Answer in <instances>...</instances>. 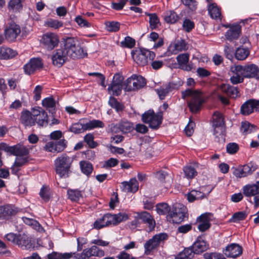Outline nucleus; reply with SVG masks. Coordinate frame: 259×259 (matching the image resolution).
<instances>
[{
  "mask_svg": "<svg viewBox=\"0 0 259 259\" xmlns=\"http://www.w3.org/2000/svg\"><path fill=\"white\" fill-rule=\"evenodd\" d=\"M42 104L47 108H52L55 106V102L53 98L48 97L42 100Z\"/></svg>",
  "mask_w": 259,
  "mask_h": 259,
  "instance_id": "obj_62",
  "label": "nucleus"
},
{
  "mask_svg": "<svg viewBox=\"0 0 259 259\" xmlns=\"http://www.w3.org/2000/svg\"><path fill=\"white\" fill-rule=\"evenodd\" d=\"M110 129L112 133H118L121 132L123 134H127L133 132L135 127L132 123L128 121H120L116 124H111Z\"/></svg>",
  "mask_w": 259,
  "mask_h": 259,
  "instance_id": "obj_11",
  "label": "nucleus"
},
{
  "mask_svg": "<svg viewBox=\"0 0 259 259\" xmlns=\"http://www.w3.org/2000/svg\"><path fill=\"white\" fill-rule=\"evenodd\" d=\"M106 28L109 31L116 32L119 30L120 23L118 22H107L105 23Z\"/></svg>",
  "mask_w": 259,
  "mask_h": 259,
  "instance_id": "obj_56",
  "label": "nucleus"
},
{
  "mask_svg": "<svg viewBox=\"0 0 259 259\" xmlns=\"http://www.w3.org/2000/svg\"><path fill=\"white\" fill-rule=\"evenodd\" d=\"M199 166V164L195 161H193L184 166L183 170L185 177L188 180L194 179L198 175L197 168Z\"/></svg>",
  "mask_w": 259,
  "mask_h": 259,
  "instance_id": "obj_16",
  "label": "nucleus"
},
{
  "mask_svg": "<svg viewBox=\"0 0 259 259\" xmlns=\"http://www.w3.org/2000/svg\"><path fill=\"white\" fill-rule=\"evenodd\" d=\"M133 78L134 90L140 89L146 84L145 79L141 76L133 75Z\"/></svg>",
  "mask_w": 259,
  "mask_h": 259,
  "instance_id": "obj_47",
  "label": "nucleus"
},
{
  "mask_svg": "<svg viewBox=\"0 0 259 259\" xmlns=\"http://www.w3.org/2000/svg\"><path fill=\"white\" fill-rule=\"evenodd\" d=\"M150 27L152 29H156L159 23V20L157 15L155 13L149 14Z\"/></svg>",
  "mask_w": 259,
  "mask_h": 259,
  "instance_id": "obj_53",
  "label": "nucleus"
},
{
  "mask_svg": "<svg viewBox=\"0 0 259 259\" xmlns=\"http://www.w3.org/2000/svg\"><path fill=\"white\" fill-rule=\"evenodd\" d=\"M45 25L54 29H58L63 27V23L62 21L52 18L48 19L45 21Z\"/></svg>",
  "mask_w": 259,
  "mask_h": 259,
  "instance_id": "obj_43",
  "label": "nucleus"
},
{
  "mask_svg": "<svg viewBox=\"0 0 259 259\" xmlns=\"http://www.w3.org/2000/svg\"><path fill=\"white\" fill-rule=\"evenodd\" d=\"M182 3L187 7L191 11L196 10L197 8V2L195 0H181Z\"/></svg>",
  "mask_w": 259,
  "mask_h": 259,
  "instance_id": "obj_63",
  "label": "nucleus"
},
{
  "mask_svg": "<svg viewBox=\"0 0 259 259\" xmlns=\"http://www.w3.org/2000/svg\"><path fill=\"white\" fill-rule=\"evenodd\" d=\"M50 136L51 139L57 141L55 143V146H66L67 142L64 138H62L63 134L61 131H54L51 133Z\"/></svg>",
  "mask_w": 259,
  "mask_h": 259,
  "instance_id": "obj_36",
  "label": "nucleus"
},
{
  "mask_svg": "<svg viewBox=\"0 0 259 259\" xmlns=\"http://www.w3.org/2000/svg\"><path fill=\"white\" fill-rule=\"evenodd\" d=\"M77 24L81 27H90L91 24L81 16H77L75 19Z\"/></svg>",
  "mask_w": 259,
  "mask_h": 259,
  "instance_id": "obj_61",
  "label": "nucleus"
},
{
  "mask_svg": "<svg viewBox=\"0 0 259 259\" xmlns=\"http://www.w3.org/2000/svg\"><path fill=\"white\" fill-rule=\"evenodd\" d=\"M212 126L214 128L215 140L219 144H224L225 142V127L224 118L221 113L215 112L212 115Z\"/></svg>",
  "mask_w": 259,
  "mask_h": 259,
  "instance_id": "obj_2",
  "label": "nucleus"
},
{
  "mask_svg": "<svg viewBox=\"0 0 259 259\" xmlns=\"http://www.w3.org/2000/svg\"><path fill=\"white\" fill-rule=\"evenodd\" d=\"M225 55L226 58L229 60H232L233 58L234 49L233 48L226 44L224 48Z\"/></svg>",
  "mask_w": 259,
  "mask_h": 259,
  "instance_id": "obj_64",
  "label": "nucleus"
},
{
  "mask_svg": "<svg viewBox=\"0 0 259 259\" xmlns=\"http://www.w3.org/2000/svg\"><path fill=\"white\" fill-rule=\"evenodd\" d=\"M243 194L247 197L258 196L259 195V181L254 184H247L242 188Z\"/></svg>",
  "mask_w": 259,
  "mask_h": 259,
  "instance_id": "obj_21",
  "label": "nucleus"
},
{
  "mask_svg": "<svg viewBox=\"0 0 259 259\" xmlns=\"http://www.w3.org/2000/svg\"><path fill=\"white\" fill-rule=\"evenodd\" d=\"M137 218L141 220L144 223L148 225L150 231L154 229L155 226V222L150 213L147 211L137 212Z\"/></svg>",
  "mask_w": 259,
  "mask_h": 259,
  "instance_id": "obj_24",
  "label": "nucleus"
},
{
  "mask_svg": "<svg viewBox=\"0 0 259 259\" xmlns=\"http://www.w3.org/2000/svg\"><path fill=\"white\" fill-rule=\"evenodd\" d=\"M182 98L183 99L189 98L188 106L190 111L196 113L200 110L204 102L201 93L198 90L188 89L182 92Z\"/></svg>",
  "mask_w": 259,
  "mask_h": 259,
  "instance_id": "obj_1",
  "label": "nucleus"
},
{
  "mask_svg": "<svg viewBox=\"0 0 259 259\" xmlns=\"http://www.w3.org/2000/svg\"><path fill=\"white\" fill-rule=\"evenodd\" d=\"M198 219L200 222L198 226V229L200 231L204 232L210 228V224L205 214H201Z\"/></svg>",
  "mask_w": 259,
  "mask_h": 259,
  "instance_id": "obj_42",
  "label": "nucleus"
},
{
  "mask_svg": "<svg viewBox=\"0 0 259 259\" xmlns=\"http://www.w3.org/2000/svg\"><path fill=\"white\" fill-rule=\"evenodd\" d=\"M240 32V27L239 25H236L228 30L227 31L225 36L228 39L232 40L237 39L239 37Z\"/></svg>",
  "mask_w": 259,
  "mask_h": 259,
  "instance_id": "obj_37",
  "label": "nucleus"
},
{
  "mask_svg": "<svg viewBox=\"0 0 259 259\" xmlns=\"http://www.w3.org/2000/svg\"><path fill=\"white\" fill-rule=\"evenodd\" d=\"M245 78L259 79L258 67L254 64L243 66Z\"/></svg>",
  "mask_w": 259,
  "mask_h": 259,
  "instance_id": "obj_26",
  "label": "nucleus"
},
{
  "mask_svg": "<svg viewBox=\"0 0 259 259\" xmlns=\"http://www.w3.org/2000/svg\"><path fill=\"white\" fill-rule=\"evenodd\" d=\"M109 150L114 154H123L124 156H131V153L130 152H127L122 148L118 147H108Z\"/></svg>",
  "mask_w": 259,
  "mask_h": 259,
  "instance_id": "obj_52",
  "label": "nucleus"
},
{
  "mask_svg": "<svg viewBox=\"0 0 259 259\" xmlns=\"http://www.w3.org/2000/svg\"><path fill=\"white\" fill-rule=\"evenodd\" d=\"M9 8L13 11H19L22 8L20 0H11L9 3Z\"/></svg>",
  "mask_w": 259,
  "mask_h": 259,
  "instance_id": "obj_59",
  "label": "nucleus"
},
{
  "mask_svg": "<svg viewBox=\"0 0 259 259\" xmlns=\"http://www.w3.org/2000/svg\"><path fill=\"white\" fill-rule=\"evenodd\" d=\"M121 184L122 191L125 192L135 193L139 188L138 182L135 178L131 179L129 182H123Z\"/></svg>",
  "mask_w": 259,
  "mask_h": 259,
  "instance_id": "obj_28",
  "label": "nucleus"
},
{
  "mask_svg": "<svg viewBox=\"0 0 259 259\" xmlns=\"http://www.w3.org/2000/svg\"><path fill=\"white\" fill-rule=\"evenodd\" d=\"M205 194L199 190H193L187 194V199L190 202L195 200L202 199L205 197Z\"/></svg>",
  "mask_w": 259,
  "mask_h": 259,
  "instance_id": "obj_39",
  "label": "nucleus"
},
{
  "mask_svg": "<svg viewBox=\"0 0 259 259\" xmlns=\"http://www.w3.org/2000/svg\"><path fill=\"white\" fill-rule=\"evenodd\" d=\"M68 198L72 201L77 202L82 198L81 191L78 189H69L67 191Z\"/></svg>",
  "mask_w": 259,
  "mask_h": 259,
  "instance_id": "obj_40",
  "label": "nucleus"
},
{
  "mask_svg": "<svg viewBox=\"0 0 259 259\" xmlns=\"http://www.w3.org/2000/svg\"><path fill=\"white\" fill-rule=\"evenodd\" d=\"M105 252L103 250L100 249L96 245H93L90 248L85 249L83 250L81 255V259H89L92 256L102 257L104 256Z\"/></svg>",
  "mask_w": 259,
  "mask_h": 259,
  "instance_id": "obj_15",
  "label": "nucleus"
},
{
  "mask_svg": "<svg viewBox=\"0 0 259 259\" xmlns=\"http://www.w3.org/2000/svg\"><path fill=\"white\" fill-rule=\"evenodd\" d=\"M67 57H69L73 59L82 58L87 55L83 49L78 44L76 45L66 54Z\"/></svg>",
  "mask_w": 259,
  "mask_h": 259,
  "instance_id": "obj_30",
  "label": "nucleus"
},
{
  "mask_svg": "<svg viewBox=\"0 0 259 259\" xmlns=\"http://www.w3.org/2000/svg\"><path fill=\"white\" fill-rule=\"evenodd\" d=\"M248 213L246 211H239L235 213L232 218L231 219V221L233 222H237L240 221H242L245 219Z\"/></svg>",
  "mask_w": 259,
  "mask_h": 259,
  "instance_id": "obj_55",
  "label": "nucleus"
},
{
  "mask_svg": "<svg viewBox=\"0 0 259 259\" xmlns=\"http://www.w3.org/2000/svg\"><path fill=\"white\" fill-rule=\"evenodd\" d=\"M203 257L204 259H226L223 254L218 252H206Z\"/></svg>",
  "mask_w": 259,
  "mask_h": 259,
  "instance_id": "obj_58",
  "label": "nucleus"
},
{
  "mask_svg": "<svg viewBox=\"0 0 259 259\" xmlns=\"http://www.w3.org/2000/svg\"><path fill=\"white\" fill-rule=\"evenodd\" d=\"M33 116L35 119V123H36L39 125L42 126L48 123V114L41 108L33 109Z\"/></svg>",
  "mask_w": 259,
  "mask_h": 259,
  "instance_id": "obj_22",
  "label": "nucleus"
},
{
  "mask_svg": "<svg viewBox=\"0 0 259 259\" xmlns=\"http://www.w3.org/2000/svg\"><path fill=\"white\" fill-rule=\"evenodd\" d=\"M168 236L166 233H159L154 235L144 244L145 253L150 254L151 252L157 248L161 243L167 240Z\"/></svg>",
  "mask_w": 259,
  "mask_h": 259,
  "instance_id": "obj_7",
  "label": "nucleus"
},
{
  "mask_svg": "<svg viewBox=\"0 0 259 259\" xmlns=\"http://www.w3.org/2000/svg\"><path fill=\"white\" fill-rule=\"evenodd\" d=\"M241 166L246 176L251 175L256 168V166L251 162Z\"/></svg>",
  "mask_w": 259,
  "mask_h": 259,
  "instance_id": "obj_60",
  "label": "nucleus"
},
{
  "mask_svg": "<svg viewBox=\"0 0 259 259\" xmlns=\"http://www.w3.org/2000/svg\"><path fill=\"white\" fill-rule=\"evenodd\" d=\"M128 219V215L125 213H118L115 214L107 213L102 217V221H105L108 226L113 224L116 225Z\"/></svg>",
  "mask_w": 259,
  "mask_h": 259,
  "instance_id": "obj_12",
  "label": "nucleus"
},
{
  "mask_svg": "<svg viewBox=\"0 0 259 259\" xmlns=\"http://www.w3.org/2000/svg\"><path fill=\"white\" fill-rule=\"evenodd\" d=\"M132 57L137 64L144 66L154 59L155 54L149 50L140 49L132 52Z\"/></svg>",
  "mask_w": 259,
  "mask_h": 259,
  "instance_id": "obj_5",
  "label": "nucleus"
},
{
  "mask_svg": "<svg viewBox=\"0 0 259 259\" xmlns=\"http://www.w3.org/2000/svg\"><path fill=\"white\" fill-rule=\"evenodd\" d=\"M72 161V159L66 154L62 155L55 160L56 171L61 178L68 177Z\"/></svg>",
  "mask_w": 259,
  "mask_h": 259,
  "instance_id": "obj_4",
  "label": "nucleus"
},
{
  "mask_svg": "<svg viewBox=\"0 0 259 259\" xmlns=\"http://www.w3.org/2000/svg\"><path fill=\"white\" fill-rule=\"evenodd\" d=\"M208 11L212 18L215 19L220 18L221 16L220 10L215 4L212 3L208 5Z\"/></svg>",
  "mask_w": 259,
  "mask_h": 259,
  "instance_id": "obj_44",
  "label": "nucleus"
},
{
  "mask_svg": "<svg viewBox=\"0 0 259 259\" xmlns=\"http://www.w3.org/2000/svg\"><path fill=\"white\" fill-rule=\"evenodd\" d=\"M20 122L25 127H30L35 125V119L32 112L26 110L21 112L20 116Z\"/></svg>",
  "mask_w": 259,
  "mask_h": 259,
  "instance_id": "obj_25",
  "label": "nucleus"
},
{
  "mask_svg": "<svg viewBox=\"0 0 259 259\" xmlns=\"http://www.w3.org/2000/svg\"><path fill=\"white\" fill-rule=\"evenodd\" d=\"M221 91L232 98H236L239 94L237 88L228 84H223L220 87Z\"/></svg>",
  "mask_w": 259,
  "mask_h": 259,
  "instance_id": "obj_31",
  "label": "nucleus"
},
{
  "mask_svg": "<svg viewBox=\"0 0 259 259\" xmlns=\"http://www.w3.org/2000/svg\"><path fill=\"white\" fill-rule=\"evenodd\" d=\"M162 119V111H159L156 114L153 110H149L142 116L143 122L148 124L149 127L154 130H157L159 127Z\"/></svg>",
  "mask_w": 259,
  "mask_h": 259,
  "instance_id": "obj_3",
  "label": "nucleus"
},
{
  "mask_svg": "<svg viewBox=\"0 0 259 259\" xmlns=\"http://www.w3.org/2000/svg\"><path fill=\"white\" fill-rule=\"evenodd\" d=\"M231 77V82L234 84H238L242 82L245 77L244 69L243 66L233 65L230 68Z\"/></svg>",
  "mask_w": 259,
  "mask_h": 259,
  "instance_id": "obj_10",
  "label": "nucleus"
},
{
  "mask_svg": "<svg viewBox=\"0 0 259 259\" xmlns=\"http://www.w3.org/2000/svg\"><path fill=\"white\" fill-rule=\"evenodd\" d=\"M250 54V51L248 48L243 47L238 48L235 54V57L238 60H245Z\"/></svg>",
  "mask_w": 259,
  "mask_h": 259,
  "instance_id": "obj_38",
  "label": "nucleus"
},
{
  "mask_svg": "<svg viewBox=\"0 0 259 259\" xmlns=\"http://www.w3.org/2000/svg\"><path fill=\"white\" fill-rule=\"evenodd\" d=\"M156 211L159 215H165L170 212V207L166 203H160L156 205Z\"/></svg>",
  "mask_w": 259,
  "mask_h": 259,
  "instance_id": "obj_48",
  "label": "nucleus"
},
{
  "mask_svg": "<svg viewBox=\"0 0 259 259\" xmlns=\"http://www.w3.org/2000/svg\"><path fill=\"white\" fill-rule=\"evenodd\" d=\"M120 44L121 46L123 47L131 49L135 46L136 41L134 38L130 36H126Z\"/></svg>",
  "mask_w": 259,
  "mask_h": 259,
  "instance_id": "obj_57",
  "label": "nucleus"
},
{
  "mask_svg": "<svg viewBox=\"0 0 259 259\" xmlns=\"http://www.w3.org/2000/svg\"><path fill=\"white\" fill-rule=\"evenodd\" d=\"M180 85V84L174 82H170L156 89L155 91L160 99L163 100L169 92H171L173 90L178 89Z\"/></svg>",
  "mask_w": 259,
  "mask_h": 259,
  "instance_id": "obj_18",
  "label": "nucleus"
},
{
  "mask_svg": "<svg viewBox=\"0 0 259 259\" xmlns=\"http://www.w3.org/2000/svg\"><path fill=\"white\" fill-rule=\"evenodd\" d=\"M17 54L16 51L13 49L7 47H0V59L1 60H7L11 59Z\"/></svg>",
  "mask_w": 259,
  "mask_h": 259,
  "instance_id": "obj_32",
  "label": "nucleus"
},
{
  "mask_svg": "<svg viewBox=\"0 0 259 259\" xmlns=\"http://www.w3.org/2000/svg\"><path fill=\"white\" fill-rule=\"evenodd\" d=\"M123 85L115 84L111 83L108 87V92L110 94L118 96L121 94Z\"/></svg>",
  "mask_w": 259,
  "mask_h": 259,
  "instance_id": "obj_49",
  "label": "nucleus"
},
{
  "mask_svg": "<svg viewBox=\"0 0 259 259\" xmlns=\"http://www.w3.org/2000/svg\"><path fill=\"white\" fill-rule=\"evenodd\" d=\"M194 254H199L205 251L208 248V245L206 241L197 239L191 247Z\"/></svg>",
  "mask_w": 259,
  "mask_h": 259,
  "instance_id": "obj_35",
  "label": "nucleus"
},
{
  "mask_svg": "<svg viewBox=\"0 0 259 259\" xmlns=\"http://www.w3.org/2000/svg\"><path fill=\"white\" fill-rule=\"evenodd\" d=\"M63 46L61 47L63 49L64 52L67 54V52L74 46L77 44V42L76 39L72 37H67L63 38L62 40Z\"/></svg>",
  "mask_w": 259,
  "mask_h": 259,
  "instance_id": "obj_33",
  "label": "nucleus"
},
{
  "mask_svg": "<svg viewBox=\"0 0 259 259\" xmlns=\"http://www.w3.org/2000/svg\"><path fill=\"white\" fill-rule=\"evenodd\" d=\"M188 49L187 43L184 40H178L174 44H171L169 47V50L173 54H177L180 52L185 51Z\"/></svg>",
  "mask_w": 259,
  "mask_h": 259,
  "instance_id": "obj_27",
  "label": "nucleus"
},
{
  "mask_svg": "<svg viewBox=\"0 0 259 259\" xmlns=\"http://www.w3.org/2000/svg\"><path fill=\"white\" fill-rule=\"evenodd\" d=\"M85 120L87 118L80 119L78 122L73 123L70 127V131L75 134H79L87 131Z\"/></svg>",
  "mask_w": 259,
  "mask_h": 259,
  "instance_id": "obj_34",
  "label": "nucleus"
},
{
  "mask_svg": "<svg viewBox=\"0 0 259 259\" xmlns=\"http://www.w3.org/2000/svg\"><path fill=\"white\" fill-rule=\"evenodd\" d=\"M79 164L81 170L84 174L89 176L92 172L93 168L91 163L85 161H81Z\"/></svg>",
  "mask_w": 259,
  "mask_h": 259,
  "instance_id": "obj_46",
  "label": "nucleus"
},
{
  "mask_svg": "<svg viewBox=\"0 0 259 259\" xmlns=\"http://www.w3.org/2000/svg\"><path fill=\"white\" fill-rule=\"evenodd\" d=\"M187 215L186 207L182 204H178L172 208L167 216V219L173 223L179 224L184 221Z\"/></svg>",
  "mask_w": 259,
  "mask_h": 259,
  "instance_id": "obj_6",
  "label": "nucleus"
},
{
  "mask_svg": "<svg viewBox=\"0 0 259 259\" xmlns=\"http://www.w3.org/2000/svg\"><path fill=\"white\" fill-rule=\"evenodd\" d=\"M42 65L43 64L40 59L33 58L30 59L29 62L24 66L23 68L26 74L30 75L41 69Z\"/></svg>",
  "mask_w": 259,
  "mask_h": 259,
  "instance_id": "obj_13",
  "label": "nucleus"
},
{
  "mask_svg": "<svg viewBox=\"0 0 259 259\" xmlns=\"http://www.w3.org/2000/svg\"><path fill=\"white\" fill-rule=\"evenodd\" d=\"M86 129L87 130H91L95 128L103 127L104 126V123L99 120H93L88 121L85 120Z\"/></svg>",
  "mask_w": 259,
  "mask_h": 259,
  "instance_id": "obj_45",
  "label": "nucleus"
},
{
  "mask_svg": "<svg viewBox=\"0 0 259 259\" xmlns=\"http://www.w3.org/2000/svg\"><path fill=\"white\" fill-rule=\"evenodd\" d=\"M254 110H259V101L250 100L244 103L241 107L240 111L242 114L248 115Z\"/></svg>",
  "mask_w": 259,
  "mask_h": 259,
  "instance_id": "obj_14",
  "label": "nucleus"
},
{
  "mask_svg": "<svg viewBox=\"0 0 259 259\" xmlns=\"http://www.w3.org/2000/svg\"><path fill=\"white\" fill-rule=\"evenodd\" d=\"M108 103L112 108H114L117 112L121 111L124 107L122 104L118 102L115 98L112 97L109 98Z\"/></svg>",
  "mask_w": 259,
  "mask_h": 259,
  "instance_id": "obj_51",
  "label": "nucleus"
},
{
  "mask_svg": "<svg viewBox=\"0 0 259 259\" xmlns=\"http://www.w3.org/2000/svg\"><path fill=\"white\" fill-rule=\"evenodd\" d=\"M223 252L227 257L236 258L242 253V249L238 244L231 243L223 250Z\"/></svg>",
  "mask_w": 259,
  "mask_h": 259,
  "instance_id": "obj_19",
  "label": "nucleus"
},
{
  "mask_svg": "<svg viewBox=\"0 0 259 259\" xmlns=\"http://www.w3.org/2000/svg\"><path fill=\"white\" fill-rule=\"evenodd\" d=\"M189 57V53H183L177 56L176 59L180 68L187 71L191 70L192 67L188 63Z\"/></svg>",
  "mask_w": 259,
  "mask_h": 259,
  "instance_id": "obj_23",
  "label": "nucleus"
},
{
  "mask_svg": "<svg viewBox=\"0 0 259 259\" xmlns=\"http://www.w3.org/2000/svg\"><path fill=\"white\" fill-rule=\"evenodd\" d=\"M194 255V252L191 247L186 248L180 252L175 259H192Z\"/></svg>",
  "mask_w": 259,
  "mask_h": 259,
  "instance_id": "obj_41",
  "label": "nucleus"
},
{
  "mask_svg": "<svg viewBox=\"0 0 259 259\" xmlns=\"http://www.w3.org/2000/svg\"><path fill=\"white\" fill-rule=\"evenodd\" d=\"M67 56L62 49H57L52 55L53 64L57 67H61L67 61Z\"/></svg>",
  "mask_w": 259,
  "mask_h": 259,
  "instance_id": "obj_20",
  "label": "nucleus"
},
{
  "mask_svg": "<svg viewBox=\"0 0 259 259\" xmlns=\"http://www.w3.org/2000/svg\"><path fill=\"white\" fill-rule=\"evenodd\" d=\"M179 19L178 15L174 11H169L166 13L164 20L167 23H175Z\"/></svg>",
  "mask_w": 259,
  "mask_h": 259,
  "instance_id": "obj_50",
  "label": "nucleus"
},
{
  "mask_svg": "<svg viewBox=\"0 0 259 259\" xmlns=\"http://www.w3.org/2000/svg\"><path fill=\"white\" fill-rule=\"evenodd\" d=\"M17 212V208L13 205L0 206V219L9 220Z\"/></svg>",
  "mask_w": 259,
  "mask_h": 259,
  "instance_id": "obj_17",
  "label": "nucleus"
},
{
  "mask_svg": "<svg viewBox=\"0 0 259 259\" xmlns=\"http://www.w3.org/2000/svg\"><path fill=\"white\" fill-rule=\"evenodd\" d=\"M40 42L47 50H52L58 45L59 37L55 33L47 32L42 36Z\"/></svg>",
  "mask_w": 259,
  "mask_h": 259,
  "instance_id": "obj_8",
  "label": "nucleus"
},
{
  "mask_svg": "<svg viewBox=\"0 0 259 259\" xmlns=\"http://www.w3.org/2000/svg\"><path fill=\"white\" fill-rule=\"evenodd\" d=\"M255 130V126L248 122H242L241 131L244 134H248Z\"/></svg>",
  "mask_w": 259,
  "mask_h": 259,
  "instance_id": "obj_54",
  "label": "nucleus"
},
{
  "mask_svg": "<svg viewBox=\"0 0 259 259\" xmlns=\"http://www.w3.org/2000/svg\"><path fill=\"white\" fill-rule=\"evenodd\" d=\"M21 33L20 26L15 23H10L5 27L4 35L6 39L10 42H15Z\"/></svg>",
  "mask_w": 259,
  "mask_h": 259,
  "instance_id": "obj_9",
  "label": "nucleus"
},
{
  "mask_svg": "<svg viewBox=\"0 0 259 259\" xmlns=\"http://www.w3.org/2000/svg\"><path fill=\"white\" fill-rule=\"evenodd\" d=\"M17 244L23 249H29L33 247L30 237L25 234L18 235Z\"/></svg>",
  "mask_w": 259,
  "mask_h": 259,
  "instance_id": "obj_29",
  "label": "nucleus"
}]
</instances>
